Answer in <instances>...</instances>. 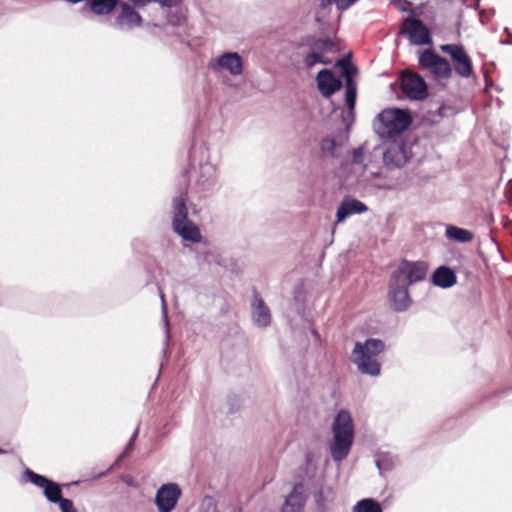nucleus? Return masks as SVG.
I'll list each match as a JSON object with an SVG mask.
<instances>
[{"label":"nucleus","mask_w":512,"mask_h":512,"mask_svg":"<svg viewBox=\"0 0 512 512\" xmlns=\"http://www.w3.org/2000/svg\"><path fill=\"white\" fill-rule=\"evenodd\" d=\"M218 65L229 71L232 75H239L242 73V59L237 53H225L217 60Z\"/></svg>","instance_id":"19"},{"label":"nucleus","mask_w":512,"mask_h":512,"mask_svg":"<svg viewBox=\"0 0 512 512\" xmlns=\"http://www.w3.org/2000/svg\"><path fill=\"white\" fill-rule=\"evenodd\" d=\"M346 104L349 109H354L356 103V84L347 76L346 79V92H345Z\"/></svg>","instance_id":"26"},{"label":"nucleus","mask_w":512,"mask_h":512,"mask_svg":"<svg viewBox=\"0 0 512 512\" xmlns=\"http://www.w3.org/2000/svg\"><path fill=\"white\" fill-rule=\"evenodd\" d=\"M352 512H383L381 505L372 498H365L357 502Z\"/></svg>","instance_id":"24"},{"label":"nucleus","mask_w":512,"mask_h":512,"mask_svg":"<svg viewBox=\"0 0 512 512\" xmlns=\"http://www.w3.org/2000/svg\"><path fill=\"white\" fill-rule=\"evenodd\" d=\"M181 489L176 483L163 484L156 493L155 504L159 512H172L180 497Z\"/></svg>","instance_id":"8"},{"label":"nucleus","mask_w":512,"mask_h":512,"mask_svg":"<svg viewBox=\"0 0 512 512\" xmlns=\"http://www.w3.org/2000/svg\"><path fill=\"white\" fill-rule=\"evenodd\" d=\"M333 441L330 445L331 456L334 461H342L349 454L354 438V426L351 415L347 411H340L334 419Z\"/></svg>","instance_id":"2"},{"label":"nucleus","mask_w":512,"mask_h":512,"mask_svg":"<svg viewBox=\"0 0 512 512\" xmlns=\"http://www.w3.org/2000/svg\"><path fill=\"white\" fill-rule=\"evenodd\" d=\"M349 60L348 59H341L337 62V66L341 67L342 69H344L345 71V74H346V77L349 76V72L347 70V66L349 65Z\"/></svg>","instance_id":"31"},{"label":"nucleus","mask_w":512,"mask_h":512,"mask_svg":"<svg viewBox=\"0 0 512 512\" xmlns=\"http://www.w3.org/2000/svg\"><path fill=\"white\" fill-rule=\"evenodd\" d=\"M179 0H164L163 5L165 6H173L178 3Z\"/></svg>","instance_id":"32"},{"label":"nucleus","mask_w":512,"mask_h":512,"mask_svg":"<svg viewBox=\"0 0 512 512\" xmlns=\"http://www.w3.org/2000/svg\"><path fill=\"white\" fill-rule=\"evenodd\" d=\"M365 211H367V206L363 202L357 199L345 198L337 209V223L342 222L352 214H360Z\"/></svg>","instance_id":"14"},{"label":"nucleus","mask_w":512,"mask_h":512,"mask_svg":"<svg viewBox=\"0 0 512 512\" xmlns=\"http://www.w3.org/2000/svg\"><path fill=\"white\" fill-rule=\"evenodd\" d=\"M362 157H363V149L362 148L355 149L353 152V161L355 163H360L362 161Z\"/></svg>","instance_id":"30"},{"label":"nucleus","mask_w":512,"mask_h":512,"mask_svg":"<svg viewBox=\"0 0 512 512\" xmlns=\"http://www.w3.org/2000/svg\"><path fill=\"white\" fill-rule=\"evenodd\" d=\"M385 349V344L380 339L369 338L364 343L356 342L352 351L351 361L363 374L377 376L381 365L377 360Z\"/></svg>","instance_id":"1"},{"label":"nucleus","mask_w":512,"mask_h":512,"mask_svg":"<svg viewBox=\"0 0 512 512\" xmlns=\"http://www.w3.org/2000/svg\"><path fill=\"white\" fill-rule=\"evenodd\" d=\"M388 298L394 310H406L411 304V299L408 293V285L402 283L399 279H396L393 275H391L389 281Z\"/></svg>","instance_id":"9"},{"label":"nucleus","mask_w":512,"mask_h":512,"mask_svg":"<svg viewBox=\"0 0 512 512\" xmlns=\"http://www.w3.org/2000/svg\"><path fill=\"white\" fill-rule=\"evenodd\" d=\"M70 3L82 2V0H66ZM83 10L90 11L95 15H108L114 11L119 0H83Z\"/></svg>","instance_id":"13"},{"label":"nucleus","mask_w":512,"mask_h":512,"mask_svg":"<svg viewBox=\"0 0 512 512\" xmlns=\"http://www.w3.org/2000/svg\"><path fill=\"white\" fill-rule=\"evenodd\" d=\"M418 64L421 69L429 70L436 78L448 79L452 75V67L449 61L432 49L418 52Z\"/></svg>","instance_id":"4"},{"label":"nucleus","mask_w":512,"mask_h":512,"mask_svg":"<svg viewBox=\"0 0 512 512\" xmlns=\"http://www.w3.org/2000/svg\"><path fill=\"white\" fill-rule=\"evenodd\" d=\"M401 89L412 100H423L428 94L424 79L419 74L410 71L402 73Z\"/></svg>","instance_id":"7"},{"label":"nucleus","mask_w":512,"mask_h":512,"mask_svg":"<svg viewBox=\"0 0 512 512\" xmlns=\"http://www.w3.org/2000/svg\"><path fill=\"white\" fill-rule=\"evenodd\" d=\"M440 50L450 56L455 73L461 78H469L474 74L471 57L461 44H442Z\"/></svg>","instance_id":"5"},{"label":"nucleus","mask_w":512,"mask_h":512,"mask_svg":"<svg viewBox=\"0 0 512 512\" xmlns=\"http://www.w3.org/2000/svg\"><path fill=\"white\" fill-rule=\"evenodd\" d=\"M303 509V496L300 487L295 485L286 497L282 512H301Z\"/></svg>","instance_id":"21"},{"label":"nucleus","mask_w":512,"mask_h":512,"mask_svg":"<svg viewBox=\"0 0 512 512\" xmlns=\"http://www.w3.org/2000/svg\"><path fill=\"white\" fill-rule=\"evenodd\" d=\"M317 88L323 97H330L342 87V82L329 69H322L316 77Z\"/></svg>","instance_id":"12"},{"label":"nucleus","mask_w":512,"mask_h":512,"mask_svg":"<svg viewBox=\"0 0 512 512\" xmlns=\"http://www.w3.org/2000/svg\"><path fill=\"white\" fill-rule=\"evenodd\" d=\"M400 34L405 35L412 45H431L433 43L429 29L417 18L404 19Z\"/></svg>","instance_id":"6"},{"label":"nucleus","mask_w":512,"mask_h":512,"mask_svg":"<svg viewBox=\"0 0 512 512\" xmlns=\"http://www.w3.org/2000/svg\"><path fill=\"white\" fill-rule=\"evenodd\" d=\"M426 272L427 268L423 263L403 261L392 275L409 286L412 283L423 280Z\"/></svg>","instance_id":"11"},{"label":"nucleus","mask_w":512,"mask_h":512,"mask_svg":"<svg viewBox=\"0 0 512 512\" xmlns=\"http://www.w3.org/2000/svg\"><path fill=\"white\" fill-rule=\"evenodd\" d=\"M304 65L307 69H311L314 67L317 63H321L324 65H328L331 63L329 59H326L321 52L318 50H313L310 53H308L304 60Z\"/></svg>","instance_id":"25"},{"label":"nucleus","mask_w":512,"mask_h":512,"mask_svg":"<svg viewBox=\"0 0 512 512\" xmlns=\"http://www.w3.org/2000/svg\"><path fill=\"white\" fill-rule=\"evenodd\" d=\"M433 282L439 287L448 288L456 283V275L451 268L441 266L434 272Z\"/></svg>","instance_id":"20"},{"label":"nucleus","mask_w":512,"mask_h":512,"mask_svg":"<svg viewBox=\"0 0 512 512\" xmlns=\"http://www.w3.org/2000/svg\"><path fill=\"white\" fill-rule=\"evenodd\" d=\"M25 474L34 485L44 489V495L50 502L59 503V506H61V501L68 500L67 498L62 497L61 487L58 483H55L30 469H27Z\"/></svg>","instance_id":"10"},{"label":"nucleus","mask_w":512,"mask_h":512,"mask_svg":"<svg viewBox=\"0 0 512 512\" xmlns=\"http://www.w3.org/2000/svg\"><path fill=\"white\" fill-rule=\"evenodd\" d=\"M174 232L179 234L184 240L191 242H200L201 233L199 228L189 219L172 225Z\"/></svg>","instance_id":"17"},{"label":"nucleus","mask_w":512,"mask_h":512,"mask_svg":"<svg viewBox=\"0 0 512 512\" xmlns=\"http://www.w3.org/2000/svg\"><path fill=\"white\" fill-rule=\"evenodd\" d=\"M412 122L410 114L402 109H386L378 115L377 132L392 137L406 130Z\"/></svg>","instance_id":"3"},{"label":"nucleus","mask_w":512,"mask_h":512,"mask_svg":"<svg viewBox=\"0 0 512 512\" xmlns=\"http://www.w3.org/2000/svg\"><path fill=\"white\" fill-rule=\"evenodd\" d=\"M315 49L324 55L328 52H334L336 50V44L330 39H324L315 43Z\"/></svg>","instance_id":"27"},{"label":"nucleus","mask_w":512,"mask_h":512,"mask_svg":"<svg viewBox=\"0 0 512 512\" xmlns=\"http://www.w3.org/2000/svg\"><path fill=\"white\" fill-rule=\"evenodd\" d=\"M60 509L62 512H77L74 504L71 500H63L61 501Z\"/></svg>","instance_id":"29"},{"label":"nucleus","mask_w":512,"mask_h":512,"mask_svg":"<svg viewBox=\"0 0 512 512\" xmlns=\"http://www.w3.org/2000/svg\"><path fill=\"white\" fill-rule=\"evenodd\" d=\"M336 147V142L332 138H326L322 140L321 149L333 153Z\"/></svg>","instance_id":"28"},{"label":"nucleus","mask_w":512,"mask_h":512,"mask_svg":"<svg viewBox=\"0 0 512 512\" xmlns=\"http://www.w3.org/2000/svg\"><path fill=\"white\" fill-rule=\"evenodd\" d=\"M474 8H475V9H478V8H479V0H476V1H475Z\"/></svg>","instance_id":"33"},{"label":"nucleus","mask_w":512,"mask_h":512,"mask_svg":"<svg viewBox=\"0 0 512 512\" xmlns=\"http://www.w3.org/2000/svg\"><path fill=\"white\" fill-rule=\"evenodd\" d=\"M141 16L129 4L123 3L121 13L117 17L120 27L133 28L141 24Z\"/></svg>","instance_id":"18"},{"label":"nucleus","mask_w":512,"mask_h":512,"mask_svg":"<svg viewBox=\"0 0 512 512\" xmlns=\"http://www.w3.org/2000/svg\"><path fill=\"white\" fill-rule=\"evenodd\" d=\"M383 160L387 166H403L407 161L404 145L399 143L391 144L384 152Z\"/></svg>","instance_id":"15"},{"label":"nucleus","mask_w":512,"mask_h":512,"mask_svg":"<svg viewBox=\"0 0 512 512\" xmlns=\"http://www.w3.org/2000/svg\"><path fill=\"white\" fill-rule=\"evenodd\" d=\"M186 196L180 195L173 200V220L172 225L188 219V209L186 206Z\"/></svg>","instance_id":"22"},{"label":"nucleus","mask_w":512,"mask_h":512,"mask_svg":"<svg viewBox=\"0 0 512 512\" xmlns=\"http://www.w3.org/2000/svg\"><path fill=\"white\" fill-rule=\"evenodd\" d=\"M447 238L460 243H467L473 240V233L467 229L457 226H448L446 228Z\"/></svg>","instance_id":"23"},{"label":"nucleus","mask_w":512,"mask_h":512,"mask_svg":"<svg viewBox=\"0 0 512 512\" xmlns=\"http://www.w3.org/2000/svg\"><path fill=\"white\" fill-rule=\"evenodd\" d=\"M253 318L257 325L266 327L271 322V313L269 308L264 303L259 293H254V302L252 304Z\"/></svg>","instance_id":"16"}]
</instances>
